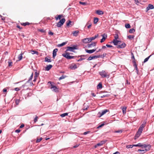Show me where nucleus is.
I'll list each match as a JSON object with an SVG mask.
<instances>
[{
	"label": "nucleus",
	"instance_id": "59",
	"mask_svg": "<svg viewBox=\"0 0 154 154\" xmlns=\"http://www.w3.org/2000/svg\"><path fill=\"white\" fill-rule=\"evenodd\" d=\"M104 124H102L101 125H99L98 127H97V128H101V127L102 126H104Z\"/></svg>",
	"mask_w": 154,
	"mask_h": 154
},
{
	"label": "nucleus",
	"instance_id": "52",
	"mask_svg": "<svg viewBox=\"0 0 154 154\" xmlns=\"http://www.w3.org/2000/svg\"><path fill=\"white\" fill-rule=\"evenodd\" d=\"M32 54H38V52L36 51H32Z\"/></svg>",
	"mask_w": 154,
	"mask_h": 154
},
{
	"label": "nucleus",
	"instance_id": "19",
	"mask_svg": "<svg viewBox=\"0 0 154 154\" xmlns=\"http://www.w3.org/2000/svg\"><path fill=\"white\" fill-rule=\"evenodd\" d=\"M106 141L105 140H102L100 142V143H98L97 144V146H100L103 144H104L106 143Z\"/></svg>",
	"mask_w": 154,
	"mask_h": 154
},
{
	"label": "nucleus",
	"instance_id": "16",
	"mask_svg": "<svg viewBox=\"0 0 154 154\" xmlns=\"http://www.w3.org/2000/svg\"><path fill=\"white\" fill-rule=\"evenodd\" d=\"M97 42H94L91 44H88V48H91L92 47H94L96 46Z\"/></svg>",
	"mask_w": 154,
	"mask_h": 154
},
{
	"label": "nucleus",
	"instance_id": "22",
	"mask_svg": "<svg viewBox=\"0 0 154 154\" xmlns=\"http://www.w3.org/2000/svg\"><path fill=\"white\" fill-rule=\"evenodd\" d=\"M133 66L135 68L136 71H137V74H138V69L137 68V65L136 64V62H135L134 61V64H133Z\"/></svg>",
	"mask_w": 154,
	"mask_h": 154
},
{
	"label": "nucleus",
	"instance_id": "12",
	"mask_svg": "<svg viewBox=\"0 0 154 154\" xmlns=\"http://www.w3.org/2000/svg\"><path fill=\"white\" fill-rule=\"evenodd\" d=\"M58 51V49L57 48L55 49L53 51V57L54 58L57 55V52Z\"/></svg>",
	"mask_w": 154,
	"mask_h": 154
},
{
	"label": "nucleus",
	"instance_id": "23",
	"mask_svg": "<svg viewBox=\"0 0 154 154\" xmlns=\"http://www.w3.org/2000/svg\"><path fill=\"white\" fill-rule=\"evenodd\" d=\"M62 17V15H57V17H55V18L56 20H60Z\"/></svg>",
	"mask_w": 154,
	"mask_h": 154
},
{
	"label": "nucleus",
	"instance_id": "24",
	"mask_svg": "<svg viewBox=\"0 0 154 154\" xmlns=\"http://www.w3.org/2000/svg\"><path fill=\"white\" fill-rule=\"evenodd\" d=\"M52 66L51 65H48L46 67V68H45L46 70L47 71H48L50 69H51V68H52Z\"/></svg>",
	"mask_w": 154,
	"mask_h": 154
},
{
	"label": "nucleus",
	"instance_id": "4",
	"mask_svg": "<svg viewBox=\"0 0 154 154\" xmlns=\"http://www.w3.org/2000/svg\"><path fill=\"white\" fill-rule=\"evenodd\" d=\"M76 49H77V48L76 46H74L73 47H68L66 51L73 52L74 50Z\"/></svg>",
	"mask_w": 154,
	"mask_h": 154
},
{
	"label": "nucleus",
	"instance_id": "14",
	"mask_svg": "<svg viewBox=\"0 0 154 154\" xmlns=\"http://www.w3.org/2000/svg\"><path fill=\"white\" fill-rule=\"evenodd\" d=\"M96 50V49H92L91 50H88L87 49H85V51L87 53L91 54L94 52Z\"/></svg>",
	"mask_w": 154,
	"mask_h": 154
},
{
	"label": "nucleus",
	"instance_id": "31",
	"mask_svg": "<svg viewBox=\"0 0 154 154\" xmlns=\"http://www.w3.org/2000/svg\"><path fill=\"white\" fill-rule=\"evenodd\" d=\"M98 21V19L97 17H94V24L96 23Z\"/></svg>",
	"mask_w": 154,
	"mask_h": 154
},
{
	"label": "nucleus",
	"instance_id": "7",
	"mask_svg": "<svg viewBox=\"0 0 154 154\" xmlns=\"http://www.w3.org/2000/svg\"><path fill=\"white\" fill-rule=\"evenodd\" d=\"M108 110L107 109H105L104 110H103L101 112H99L98 114L100 115L99 117H101L103 115L105 114L106 112H108Z\"/></svg>",
	"mask_w": 154,
	"mask_h": 154
},
{
	"label": "nucleus",
	"instance_id": "11",
	"mask_svg": "<svg viewBox=\"0 0 154 154\" xmlns=\"http://www.w3.org/2000/svg\"><path fill=\"white\" fill-rule=\"evenodd\" d=\"M99 58V55L97 56H95L93 57H90L88 58V60H90L93 59H94Z\"/></svg>",
	"mask_w": 154,
	"mask_h": 154
},
{
	"label": "nucleus",
	"instance_id": "53",
	"mask_svg": "<svg viewBox=\"0 0 154 154\" xmlns=\"http://www.w3.org/2000/svg\"><path fill=\"white\" fill-rule=\"evenodd\" d=\"M38 117L37 116H35V117L34 118V122H36L37 121V119H38Z\"/></svg>",
	"mask_w": 154,
	"mask_h": 154
},
{
	"label": "nucleus",
	"instance_id": "34",
	"mask_svg": "<svg viewBox=\"0 0 154 154\" xmlns=\"http://www.w3.org/2000/svg\"><path fill=\"white\" fill-rule=\"evenodd\" d=\"M152 55H150L148 57H147V58H146L143 61V63H145L147 62L149 59V57Z\"/></svg>",
	"mask_w": 154,
	"mask_h": 154
},
{
	"label": "nucleus",
	"instance_id": "62",
	"mask_svg": "<svg viewBox=\"0 0 154 154\" xmlns=\"http://www.w3.org/2000/svg\"><path fill=\"white\" fill-rule=\"evenodd\" d=\"M20 131V129H17L15 130V132L18 133Z\"/></svg>",
	"mask_w": 154,
	"mask_h": 154
},
{
	"label": "nucleus",
	"instance_id": "13",
	"mask_svg": "<svg viewBox=\"0 0 154 154\" xmlns=\"http://www.w3.org/2000/svg\"><path fill=\"white\" fill-rule=\"evenodd\" d=\"M82 42L84 43H86L90 42L89 38H87L82 39Z\"/></svg>",
	"mask_w": 154,
	"mask_h": 154
},
{
	"label": "nucleus",
	"instance_id": "46",
	"mask_svg": "<svg viewBox=\"0 0 154 154\" xmlns=\"http://www.w3.org/2000/svg\"><path fill=\"white\" fill-rule=\"evenodd\" d=\"M134 145H127L126 146V148L128 149L130 148H132L133 146H134Z\"/></svg>",
	"mask_w": 154,
	"mask_h": 154
},
{
	"label": "nucleus",
	"instance_id": "6",
	"mask_svg": "<svg viewBox=\"0 0 154 154\" xmlns=\"http://www.w3.org/2000/svg\"><path fill=\"white\" fill-rule=\"evenodd\" d=\"M126 46V44L125 43H123L121 44V42L120 43V44L118 46L117 48H123L125 47Z\"/></svg>",
	"mask_w": 154,
	"mask_h": 154
},
{
	"label": "nucleus",
	"instance_id": "55",
	"mask_svg": "<svg viewBox=\"0 0 154 154\" xmlns=\"http://www.w3.org/2000/svg\"><path fill=\"white\" fill-rule=\"evenodd\" d=\"M140 143H139L137 145H134V146H142V145H140Z\"/></svg>",
	"mask_w": 154,
	"mask_h": 154
},
{
	"label": "nucleus",
	"instance_id": "39",
	"mask_svg": "<svg viewBox=\"0 0 154 154\" xmlns=\"http://www.w3.org/2000/svg\"><path fill=\"white\" fill-rule=\"evenodd\" d=\"M106 53H104L103 54L101 55H99V57H100L103 58L105 56H106Z\"/></svg>",
	"mask_w": 154,
	"mask_h": 154
},
{
	"label": "nucleus",
	"instance_id": "21",
	"mask_svg": "<svg viewBox=\"0 0 154 154\" xmlns=\"http://www.w3.org/2000/svg\"><path fill=\"white\" fill-rule=\"evenodd\" d=\"M98 36V34L96 35L94 37H93L91 38H89L90 42L92 40H94L96 38H97Z\"/></svg>",
	"mask_w": 154,
	"mask_h": 154
},
{
	"label": "nucleus",
	"instance_id": "48",
	"mask_svg": "<svg viewBox=\"0 0 154 154\" xmlns=\"http://www.w3.org/2000/svg\"><path fill=\"white\" fill-rule=\"evenodd\" d=\"M122 130H119L117 131H114L115 133H122Z\"/></svg>",
	"mask_w": 154,
	"mask_h": 154
},
{
	"label": "nucleus",
	"instance_id": "50",
	"mask_svg": "<svg viewBox=\"0 0 154 154\" xmlns=\"http://www.w3.org/2000/svg\"><path fill=\"white\" fill-rule=\"evenodd\" d=\"M142 146H143L145 148H147V147H150V145H146V144H144L143 145H142Z\"/></svg>",
	"mask_w": 154,
	"mask_h": 154
},
{
	"label": "nucleus",
	"instance_id": "63",
	"mask_svg": "<svg viewBox=\"0 0 154 154\" xmlns=\"http://www.w3.org/2000/svg\"><path fill=\"white\" fill-rule=\"evenodd\" d=\"M48 34L49 35H52L54 34V33H53L52 32H48Z\"/></svg>",
	"mask_w": 154,
	"mask_h": 154
},
{
	"label": "nucleus",
	"instance_id": "5",
	"mask_svg": "<svg viewBox=\"0 0 154 154\" xmlns=\"http://www.w3.org/2000/svg\"><path fill=\"white\" fill-rule=\"evenodd\" d=\"M142 132V131L138 129L135 135V136L134 137V139L135 140L139 137V136L140 135Z\"/></svg>",
	"mask_w": 154,
	"mask_h": 154
},
{
	"label": "nucleus",
	"instance_id": "58",
	"mask_svg": "<svg viewBox=\"0 0 154 154\" xmlns=\"http://www.w3.org/2000/svg\"><path fill=\"white\" fill-rule=\"evenodd\" d=\"M115 39H117L119 38V36L118 35H116L114 36Z\"/></svg>",
	"mask_w": 154,
	"mask_h": 154
},
{
	"label": "nucleus",
	"instance_id": "26",
	"mask_svg": "<svg viewBox=\"0 0 154 154\" xmlns=\"http://www.w3.org/2000/svg\"><path fill=\"white\" fill-rule=\"evenodd\" d=\"M127 107L125 106H124L122 107V110L123 113L124 114L126 113V111Z\"/></svg>",
	"mask_w": 154,
	"mask_h": 154
},
{
	"label": "nucleus",
	"instance_id": "25",
	"mask_svg": "<svg viewBox=\"0 0 154 154\" xmlns=\"http://www.w3.org/2000/svg\"><path fill=\"white\" fill-rule=\"evenodd\" d=\"M30 23L28 22H26V23H21V24L23 26H26V25H29L30 24Z\"/></svg>",
	"mask_w": 154,
	"mask_h": 154
},
{
	"label": "nucleus",
	"instance_id": "30",
	"mask_svg": "<svg viewBox=\"0 0 154 154\" xmlns=\"http://www.w3.org/2000/svg\"><path fill=\"white\" fill-rule=\"evenodd\" d=\"M102 88V83L101 82L99 83L97 86V89H100Z\"/></svg>",
	"mask_w": 154,
	"mask_h": 154
},
{
	"label": "nucleus",
	"instance_id": "29",
	"mask_svg": "<svg viewBox=\"0 0 154 154\" xmlns=\"http://www.w3.org/2000/svg\"><path fill=\"white\" fill-rule=\"evenodd\" d=\"M104 34L102 35V36L103 37L102 38L100 42L102 43L103 42H104L106 39V38L104 37Z\"/></svg>",
	"mask_w": 154,
	"mask_h": 154
},
{
	"label": "nucleus",
	"instance_id": "17",
	"mask_svg": "<svg viewBox=\"0 0 154 154\" xmlns=\"http://www.w3.org/2000/svg\"><path fill=\"white\" fill-rule=\"evenodd\" d=\"M51 88L53 89V90L55 92H57L58 91V88H57L55 86L53 85H51Z\"/></svg>",
	"mask_w": 154,
	"mask_h": 154
},
{
	"label": "nucleus",
	"instance_id": "44",
	"mask_svg": "<svg viewBox=\"0 0 154 154\" xmlns=\"http://www.w3.org/2000/svg\"><path fill=\"white\" fill-rule=\"evenodd\" d=\"M42 137H40L39 138H38L36 141V143L39 142L42 140Z\"/></svg>",
	"mask_w": 154,
	"mask_h": 154
},
{
	"label": "nucleus",
	"instance_id": "20",
	"mask_svg": "<svg viewBox=\"0 0 154 154\" xmlns=\"http://www.w3.org/2000/svg\"><path fill=\"white\" fill-rule=\"evenodd\" d=\"M79 31L78 30L75 31H74L72 32V34H73V36H77L78 34L79 33Z\"/></svg>",
	"mask_w": 154,
	"mask_h": 154
},
{
	"label": "nucleus",
	"instance_id": "42",
	"mask_svg": "<svg viewBox=\"0 0 154 154\" xmlns=\"http://www.w3.org/2000/svg\"><path fill=\"white\" fill-rule=\"evenodd\" d=\"M125 26L126 28H131V26L129 24H125Z\"/></svg>",
	"mask_w": 154,
	"mask_h": 154
},
{
	"label": "nucleus",
	"instance_id": "35",
	"mask_svg": "<svg viewBox=\"0 0 154 154\" xmlns=\"http://www.w3.org/2000/svg\"><path fill=\"white\" fill-rule=\"evenodd\" d=\"M135 32V30L133 28H132L130 29L129 30V32L130 33H132L134 32Z\"/></svg>",
	"mask_w": 154,
	"mask_h": 154
},
{
	"label": "nucleus",
	"instance_id": "40",
	"mask_svg": "<svg viewBox=\"0 0 154 154\" xmlns=\"http://www.w3.org/2000/svg\"><path fill=\"white\" fill-rule=\"evenodd\" d=\"M33 77V73H32L30 77H29V79L28 80V81L27 82V83L29 82L32 79Z\"/></svg>",
	"mask_w": 154,
	"mask_h": 154
},
{
	"label": "nucleus",
	"instance_id": "45",
	"mask_svg": "<svg viewBox=\"0 0 154 154\" xmlns=\"http://www.w3.org/2000/svg\"><path fill=\"white\" fill-rule=\"evenodd\" d=\"M66 76V75H62L59 78V80H60L63 79L65 78Z\"/></svg>",
	"mask_w": 154,
	"mask_h": 154
},
{
	"label": "nucleus",
	"instance_id": "38",
	"mask_svg": "<svg viewBox=\"0 0 154 154\" xmlns=\"http://www.w3.org/2000/svg\"><path fill=\"white\" fill-rule=\"evenodd\" d=\"M68 115V113H64L61 114V115H60V116L62 117H64L65 116H67Z\"/></svg>",
	"mask_w": 154,
	"mask_h": 154
},
{
	"label": "nucleus",
	"instance_id": "43",
	"mask_svg": "<svg viewBox=\"0 0 154 154\" xmlns=\"http://www.w3.org/2000/svg\"><path fill=\"white\" fill-rule=\"evenodd\" d=\"M38 31L41 32H45V30L43 29H38Z\"/></svg>",
	"mask_w": 154,
	"mask_h": 154
},
{
	"label": "nucleus",
	"instance_id": "37",
	"mask_svg": "<svg viewBox=\"0 0 154 154\" xmlns=\"http://www.w3.org/2000/svg\"><path fill=\"white\" fill-rule=\"evenodd\" d=\"M134 35H129L128 36V38L130 39H132L134 38Z\"/></svg>",
	"mask_w": 154,
	"mask_h": 154
},
{
	"label": "nucleus",
	"instance_id": "60",
	"mask_svg": "<svg viewBox=\"0 0 154 154\" xmlns=\"http://www.w3.org/2000/svg\"><path fill=\"white\" fill-rule=\"evenodd\" d=\"M79 145V144H76L74 146H73V148H76L78 147Z\"/></svg>",
	"mask_w": 154,
	"mask_h": 154
},
{
	"label": "nucleus",
	"instance_id": "32",
	"mask_svg": "<svg viewBox=\"0 0 154 154\" xmlns=\"http://www.w3.org/2000/svg\"><path fill=\"white\" fill-rule=\"evenodd\" d=\"M23 54L21 53L18 56V59H19V60L20 61L23 58L22 57Z\"/></svg>",
	"mask_w": 154,
	"mask_h": 154
},
{
	"label": "nucleus",
	"instance_id": "51",
	"mask_svg": "<svg viewBox=\"0 0 154 154\" xmlns=\"http://www.w3.org/2000/svg\"><path fill=\"white\" fill-rule=\"evenodd\" d=\"M8 66H12L13 63L12 62L8 61Z\"/></svg>",
	"mask_w": 154,
	"mask_h": 154
},
{
	"label": "nucleus",
	"instance_id": "36",
	"mask_svg": "<svg viewBox=\"0 0 154 154\" xmlns=\"http://www.w3.org/2000/svg\"><path fill=\"white\" fill-rule=\"evenodd\" d=\"M45 61L47 62H51V60L50 59H49L47 57H46L45 59Z\"/></svg>",
	"mask_w": 154,
	"mask_h": 154
},
{
	"label": "nucleus",
	"instance_id": "41",
	"mask_svg": "<svg viewBox=\"0 0 154 154\" xmlns=\"http://www.w3.org/2000/svg\"><path fill=\"white\" fill-rule=\"evenodd\" d=\"M145 150H141V149H138V151H140L141 152H140V153L141 154H143L144 153H145Z\"/></svg>",
	"mask_w": 154,
	"mask_h": 154
},
{
	"label": "nucleus",
	"instance_id": "61",
	"mask_svg": "<svg viewBox=\"0 0 154 154\" xmlns=\"http://www.w3.org/2000/svg\"><path fill=\"white\" fill-rule=\"evenodd\" d=\"M135 3L138 5V3H139L138 1V0H134Z\"/></svg>",
	"mask_w": 154,
	"mask_h": 154
},
{
	"label": "nucleus",
	"instance_id": "8",
	"mask_svg": "<svg viewBox=\"0 0 154 154\" xmlns=\"http://www.w3.org/2000/svg\"><path fill=\"white\" fill-rule=\"evenodd\" d=\"M146 124V122H143V124L140 126L138 129L142 131L143 130V129L145 126Z\"/></svg>",
	"mask_w": 154,
	"mask_h": 154
},
{
	"label": "nucleus",
	"instance_id": "47",
	"mask_svg": "<svg viewBox=\"0 0 154 154\" xmlns=\"http://www.w3.org/2000/svg\"><path fill=\"white\" fill-rule=\"evenodd\" d=\"M131 59L133 60L132 61V63H133V64H134V61L136 62V61L134 56L131 57Z\"/></svg>",
	"mask_w": 154,
	"mask_h": 154
},
{
	"label": "nucleus",
	"instance_id": "33",
	"mask_svg": "<svg viewBox=\"0 0 154 154\" xmlns=\"http://www.w3.org/2000/svg\"><path fill=\"white\" fill-rule=\"evenodd\" d=\"M79 3L80 4L83 5H88V4L87 2H80Z\"/></svg>",
	"mask_w": 154,
	"mask_h": 154
},
{
	"label": "nucleus",
	"instance_id": "9",
	"mask_svg": "<svg viewBox=\"0 0 154 154\" xmlns=\"http://www.w3.org/2000/svg\"><path fill=\"white\" fill-rule=\"evenodd\" d=\"M154 8L153 5L152 4H149L148 7L146 8V12L148 11V10L151 9H153Z\"/></svg>",
	"mask_w": 154,
	"mask_h": 154
},
{
	"label": "nucleus",
	"instance_id": "1",
	"mask_svg": "<svg viewBox=\"0 0 154 154\" xmlns=\"http://www.w3.org/2000/svg\"><path fill=\"white\" fill-rule=\"evenodd\" d=\"M99 74L103 78H108L109 77V75H108V73L104 70H102V71L99 72Z\"/></svg>",
	"mask_w": 154,
	"mask_h": 154
},
{
	"label": "nucleus",
	"instance_id": "3",
	"mask_svg": "<svg viewBox=\"0 0 154 154\" xmlns=\"http://www.w3.org/2000/svg\"><path fill=\"white\" fill-rule=\"evenodd\" d=\"M62 56L68 59L73 58L74 57V56H70L69 55V53H65L63 54H62Z\"/></svg>",
	"mask_w": 154,
	"mask_h": 154
},
{
	"label": "nucleus",
	"instance_id": "2",
	"mask_svg": "<svg viewBox=\"0 0 154 154\" xmlns=\"http://www.w3.org/2000/svg\"><path fill=\"white\" fill-rule=\"evenodd\" d=\"M65 19L64 18H62L60 20L59 22L57 23V26L58 27H60L63 25V23L65 22Z\"/></svg>",
	"mask_w": 154,
	"mask_h": 154
},
{
	"label": "nucleus",
	"instance_id": "10",
	"mask_svg": "<svg viewBox=\"0 0 154 154\" xmlns=\"http://www.w3.org/2000/svg\"><path fill=\"white\" fill-rule=\"evenodd\" d=\"M113 42L115 45L118 46L119 44H120V43H121V42L118 41L117 39H114L113 41Z\"/></svg>",
	"mask_w": 154,
	"mask_h": 154
},
{
	"label": "nucleus",
	"instance_id": "57",
	"mask_svg": "<svg viewBox=\"0 0 154 154\" xmlns=\"http://www.w3.org/2000/svg\"><path fill=\"white\" fill-rule=\"evenodd\" d=\"M20 88H14V90L16 91H19L20 90Z\"/></svg>",
	"mask_w": 154,
	"mask_h": 154
},
{
	"label": "nucleus",
	"instance_id": "54",
	"mask_svg": "<svg viewBox=\"0 0 154 154\" xmlns=\"http://www.w3.org/2000/svg\"><path fill=\"white\" fill-rule=\"evenodd\" d=\"M151 146L150 145V147H147V148H146V149H145L146 151H149V150H150V149L151 148Z\"/></svg>",
	"mask_w": 154,
	"mask_h": 154
},
{
	"label": "nucleus",
	"instance_id": "18",
	"mask_svg": "<svg viewBox=\"0 0 154 154\" xmlns=\"http://www.w3.org/2000/svg\"><path fill=\"white\" fill-rule=\"evenodd\" d=\"M96 13L99 15H103L104 14V12L103 11L100 10H97L96 11Z\"/></svg>",
	"mask_w": 154,
	"mask_h": 154
},
{
	"label": "nucleus",
	"instance_id": "64",
	"mask_svg": "<svg viewBox=\"0 0 154 154\" xmlns=\"http://www.w3.org/2000/svg\"><path fill=\"white\" fill-rule=\"evenodd\" d=\"M37 78H38L37 77H35L34 76V79L33 80V81L34 82H35L36 81V80L37 79Z\"/></svg>",
	"mask_w": 154,
	"mask_h": 154
},
{
	"label": "nucleus",
	"instance_id": "49",
	"mask_svg": "<svg viewBox=\"0 0 154 154\" xmlns=\"http://www.w3.org/2000/svg\"><path fill=\"white\" fill-rule=\"evenodd\" d=\"M71 21L70 20L68 22L67 21L66 23V25L67 26H69V25L71 24Z\"/></svg>",
	"mask_w": 154,
	"mask_h": 154
},
{
	"label": "nucleus",
	"instance_id": "27",
	"mask_svg": "<svg viewBox=\"0 0 154 154\" xmlns=\"http://www.w3.org/2000/svg\"><path fill=\"white\" fill-rule=\"evenodd\" d=\"M88 25V26H87L88 28V29H89L91 28V27L92 25L91 23H89V22H88L87 23V24H86V26Z\"/></svg>",
	"mask_w": 154,
	"mask_h": 154
},
{
	"label": "nucleus",
	"instance_id": "56",
	"mask_svg": "<svg viewBox=\"0 0 154 154\" xmlns=\"http://www.w3.org/2000/svg\"><path fill=\"white\" fill-rule=\"evenodd\" d=\"M39 75V74L37 72H35V75H34V76L35 77H38V75Z\"/></svg>",
	"mask_w": 154,
	"mask_h": 154
},
{
	"label": "nucleus",
	"instance_id": "28",
	"mask_svg": "<svg viewBox=\"0 0 154 154\" xmlns=\"http://www.w3.org/2000/svg\"><path fill=\"white\" fill-rule=\"evenodd\" d=\"M67 43V42H63L61 44H59L58 45V46L59 47H61L62 46H63L64 45H65L66 43Z\"/></svg>",
	"mask_w": 154,
	"mask_h": 154
},
{
	"label": "nucleus",
	"instance_id": "15",
	"mask_svg": "<svg viewBox=\"0 0 154 154\" xmlns=\"http://www.w3.org/2000/svg\"><path fill=\"white\" fill-rule=\"evenodd\" d=\"M76 68L77 66L75 64H72L69 66V68L71 69H75Z\"/></svg>",
	"mask_w": 154,
	"mask_h": 154
}]
</instances>
